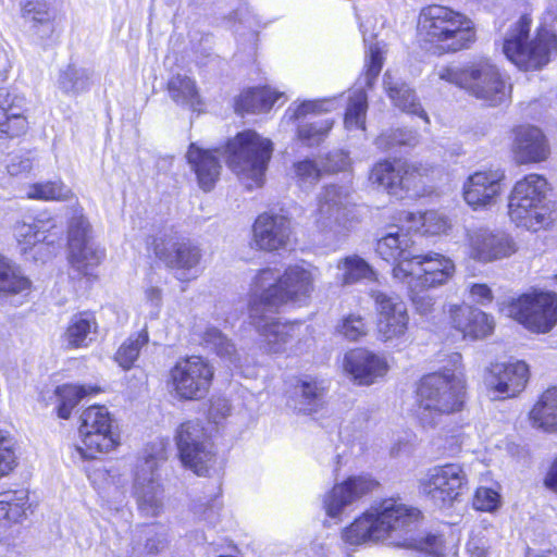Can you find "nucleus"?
I'll return each instance as SVG.
<instances>
[{"instance_id": "c9c22d12", "label": "nucleus", "mask_w": 557, "mask_h": 557, "mask_svg": "<svg viewBox=\"0 0 557 557\" xmlns=\"http://www.w3.org/2000/svg\"><path fill=\"white\" fill-rule=\"evenodd\" d=\"M166 90L174 102L187 106L194 112L205 111V101L194 78L182 74L172 75L166 82Z\"/></svg>"}, {"instance_id": "8fccbe9b", "label": "nucleus", "mask_w": 557, "mask_h": 557, "mask_svg": "<svg viewBox=\"0 0 557 557\" xmlns=\"http://www.w3.org/2000/svg\"><path fill=\"white\" fill-rule=\"evenodd\" d=\"M16 466L14 440L9 432L0 430V478L9 475Z\"/></svg>"}, {"instance_id": "680f3d73", "label": "nucleus", "mask_w": 557, "mask_h": 557, "mask_svg": "<svg viewBox=\"0 0 557 557\" xmlns=\"http://www.w3.org/2000/svg\"><path fill=\"white\" fill-rule=\"evenodd\" d=\"M225 334L216 326H208L200 335V344L205 347L212 348L218 342L223 339Z\"/></svg>"}, {"instance_id": "bf43d9fd", "label": "nucleus", "mask_w": 557, "mask_h": 557, "mask_svg": "<svg viewBox=\"0 0 557 557\" xmlns=\"http://www.w3.org/2000/svg\"><path fill=\"white\" fill-rule=\"evenodd\" d=\"M543 486L557 495V456L550 461L542 479Z\"/></svg>"}, {"instance_id": "338daca9", "label": "nucleus", "mask_w": 557, "mask_h": 557, "mask_svg": "<svg viewBox=\"0 0 557 557\" xmlns=\"http://www.w3.org/2000/svg\"><path fill=\"white\" fill-rule=\"evenodd\" d=\"M146 297L150 301H159L161 299V289L158 287H149L146 289Z\"/></svg>"}, {"instance_id": "393cba45", "label": "nucleus", "mask_w": 557, "mask_h": 557, "mask_svg": "<svg viewBox=\"0 0 557 557\" xmlns=\"http://www.w3.org/2000/svg\"><path fill=\"white\" fill-rule=\"evenodd\" d=\"M399 211H396L386 224V233L375 243V252L381 259L393 263V269L398 265L406 270L407 262L412 256L410 248L413 245L412 233L405 221L398 220Z\"/></svg>"}, {"instance_id": "473e14b6", "label": "nucleus", "mask_w": 557, "mask_h": 557, "mask_svg": "<svg viewBox=\"0 0 557 557\" xmlns=\"http://www.w3.org/2000/svg\"><path fill=\"white\" fill-rule=\"evenodd\" d=\"M528 419L532 428L545 433H557V387L543 391L531 407Z\"/></svg>"}, {"instance_id": "7ed1b4c3", "label": "nucleus", "mask_w": 557, "mask_h": 557, "mask_svg": "<svg viewBox=\"0 0 557 557\" xmlns=\"http://www.w3.org/2000/svg\"><path fill=\"white\" fill-rule=\"evenodd\" d=\"M423 520L422 510L400 495L383 496L343 529L342 539L348 545L385 541L408 533Z\"/></svg>"}, {"instance_id": "5fc2aeb1", "label": "nucleus", "mask_w": 557, "mask_h": 557, "mask_svg": "<svg viewBox=\"0 0 557 557\" xmlns=\"http://www.w3.org/2000/svg\"><path fill=\"white\" fill-rule=\"evenodd\" d=\"M384 55L381 48L376 45L370 47L369 55L366 62V76L368 81L375 79L383 67Z\"/></svg>"}, {"instance_id": "a19ab883", "label": "nucleus", "mask_w": 557, "mask_h": 557, "mask_svg": "<svg viewBox=\"0 0 557 557\" xmlns=\"http://www.w3.org/2000/svg\"><path fill=\"white\" fill-rule=\"evenodd\" d=\"M399 545L425 557H446V542L443 534L440 533L426 532L407 537Z\"/></svg>"}, {"instance_id": "cd10ccee", "label": "nucleus", "mask_w": 557, "mask_h": 557, "mask_svg": "<svg viewBox=\"0 0 557 557\" xmlns=\"http://www.w3.org/2000/svg\"><path fill=\"white\" fill-rule=\"evenodd\" d=\"M343 368L359 385H371L386 375L389 366L383 355L366 347H355L346 351Z\"/></svg>"}, {"instance_id": "412c9836", "label": "nucleus", "mask_w": 557, "mask_h": 557, "mask_svg": "<svg viewBox=\"0 0 557 557\" xmlns=\"http://www.w3.org/2000/svg\"><path fill=\"white\" fill-rule=\"evenodd\" d=\"M509 151L518 165L545 162L552 150L544 131L530 123L516 124L508 131Z\"/></svg>"}, {"instance_id": "0e129e2a", "label": "nucleus", "mask_w": 557, "mask_h": 557, "mask_svg": "<svg viewBox=\"0 0 557 557\" xmlns=\"http://www.w3.org/2000/svg\"><path fill=\"white\" fill-rule=\"evenodd\" d=\"M165 546V541L161 539H148L145 543V549L148 555L159 554Z\"/></svg>"}, {"instance_id": "864d4df0", "label": "nucleus", "mask_w": 557, "mask_h": 557, "mask_svg": "<svg viewBox=\"0 0 557 557\" xmlns=\"http://www.w3.org/2000/svg\"><path fill=\"white\" fill-rule=\"evenodd\" d=\"M233 107L239 115L260 113L256 87L243 90L235 98Z\"/></svg>"}, {"instance_id": "6ab92c4d", "label": "nucleus", "mask_w": 557, "mask_h": 557, "mask_svg": "<svg viewBox=\"0 0 557 557\" xmlns=\"http://www.w3.org/2000/svg\"><path fill=\"white\" fill-rule=\"evenodd\" d=\"M505 187L506 173L503 169H480L465 180L462 198L473 211L487 210L498 202Z\"/></svg>"}, {"instance_id": "9d476101", "label": "nucleus", "mask_w": 557, "mask_h": 557, "mask_svg": "<svg viewBox=\"0 0 557 557\" xmlns=\"http://www.w3.org/2000/svg\"><path fill=\"white\" fill-rule=\"evenodd\" d=\"M500 311L534 334H547L557 325V293L532 289L502 304Z\"/></svg>"}, {"instance_id": "c756f323", "label": "nucleus", "mask_w": 557, "mask_h": 557, "mask_svg": "<svg viewBox=\"0 0 557 557\" xmlns=\"http://www.w3.org/2000/svg\"><path fill=\"white\" fill-rule=\"evenodd\" d=\"M29 121L27 109L20 98L0 87V140H12L27 134Z\"/></svg>"}, {"instance_id": "79ce46f5", "label": "nucleus", "mask_w": 557, "mask_h": 557, "mask_svg": "<svg viewBox=\"0 0 557 557\" xmlns=\"http://www.w3.org/2000/svg\"><path fill=\"white\" fill-rule=\"evenodd\" d=\"M368 111V96L360 89L349 97L345 113L344 123L347 128L366 129V116Z\"/></svg>"}, {"instance_id": "4d7b16f0", "label": "nucleus", "mask_w": 557, "mask_h": 557, "mask_svg": "<svg viewBox=\"0 0 557 557\" xmlns=\"http://www.w3.org/2000/svg\"><path fill=\"white\" fill-rule=\"evenodd\" d=\"M469 296L480 305L491 304L494 299V294L491 287L485 283H473L468 287Z\"/></svg>"}, {"instance_id": "a18cd8bd", "label": "nucleus", "mask_w": 557, "mask_h": 557, "mask_svg": "<svg viewBox=\"0 0 557 557\" xmlns=\"http://www.w3.org/2000/svg\"><path fill=\"white\" fill-rule=\"evenodd\" d=\"M294 388L300 391V396L304 403L310 406V411H317L322 407V399L326 391L323 381L306 375L297 379Z\"/></svg>"}, {"instance_id": "49530a36", "label": "nucleus", "mask_w": 557, "mask_h": 557, "mask_svg": "<svg viewBox=\"0 0 557 557\" xmlns=\"http://www.w3.org/2000/svg\"><path fill=\"white\" fill-rule=\"evenodd\" d=\"M21 16L28 21L34 29L52 24L54 20L46 0H24L21 3Z\"/></svg>"}, {"instance_id": "13d9d810", "label": "nucleus", "mask_w": 557, "mask_h": 557, "mask_svg": "<svg viewBox=\"0 0 557 557\" xmlns=\"http://www.w3.org/2000/svg\"><path fill=\"white\" fill-rule=\"evenodd\" d=\"M411 294L410 300L414 307V310L420 314H429L433 311L434 308V299L430 296H420L417 294V289L419 287H414V283L409 284Z\"/></svg>"}, {"instance_id": "b1692460", "label": "nucleus", "mask_w": 557, "mask_h": 557, "mask_svg": "<svg viewBox=\"0 0 557 557\" xmlns=\"http://www.w3.org/2000/svg\"><path fill=\"white\" fill-rule=\"evenodd\" d=\"M381 483L369 474L349 475L335 483L324 495L323 507L329 517L335 518L344 508L374 493Z\"/></svg>"}, {"instance_id": "e2e57ef3", "label": "nucleus", "mask_w": 557, "mask_h": 557, "mask_svg": "<svg viewBox=\"0 0 557 557\" xmlns=\"http://www.w3.org/2000/svg\"><path fill=\"white\" fill-rule=\"evenodd\" d=\"M78 77L74 69H67L60 75V87L65 94L76 90Z\"/></svg>"}, {"instance_id": "f03ea898", "label": "nucleus", "mask_w": 557, "mask_h": 557, "mask_svg": "<svg viewBox=\"0 0 557 557\" xmlns=\"http://www.w3.org/2000/svg\"><path fill=\"white\" fill-rule=\"evenodd\" d=\"M448 368L423 374L414 389V417L422 429H433L443 416L459 414L468 405V379L462 355L454 351L445 360Z\"/></svg>"}, {"instance_id": "2f4dec72", "label": "nucleus", "mask_w": 557, "mask_h": 557, "mask_svg": "<svg viewBox=\"0 0 557 557\" xmlns=\"http://www.w3.org/2000/svg\"><path fill=\"white\" fill-rule=\"evenodd\" d=\"M98 331L99 323L96 313L91 310H83L70 318L62 332L61 339L69 350L84 349L89 347Z\"/></svg>"}, {"instance_id": "c03bdc74", "label": "nucleus", "mask_w": 557, "mask_h": 557, "mask_svg": "<svg viewBox=\"0 0 557 557\" xmlns=\"http://www.w3.org/2000/svg\"><path fill=\"white\" fill-rule=\"evenodd\" d=\"M335 332L347 341L357 342L368 335L369 324L360 313L349 312L338 320Z\"/></svg>"}, {"instance_id": "a211bd4d", "label": "nucleus", "mask_w": 557, "mask_h": 557, "mask_svg": "<svg viewBox=\"0 0 557 557\" xmlns=\"http://www.w3.org/2000/svg\"><path fill=\"white\" fill-rule=\"evenodd\" d=\"M529 379L530 368L522 360L493 361L483 371L485 389L500 400L519 396Z\"/></svg>"}, {"instance_id": "bb28decb", "label": "nucleus", "mask_w": 557, "mask_h": 557, "mask_svg": "<svg viewBox=\"0 0 557 557\" xmlns=\"http://www.w3.org/2000/svg\"><path fill=\"white\" fill-rule=\"evenodd\" d=\"M320 112V106L315 101L307 100L286 111L287 120L296 126V139L305 146H318L330 134L334 121L330 119L307 121Z\"/></svg>"}, {"instance_id": "37998d69", "label": "nucleus", "mask_w": 557, "mask_h": 557, "mask_svg": "<svg viewBox=\"0 0 557 557\" xmlns=\"http://www.w3.org/2000/svg\"><path fill=\"white\" fill-rule=\"evenodd\" d=\"M387 96L400 110L417 114L424 121H429L428 114L421 108L414 92L405 85H389L386 88Z\"/></svg>"}, {"instance_id": "dca6fc26", "label": "nucleus", "mask_w": 557, "mask_h": 557, "mask_svg": "<svg viewBox=\"0 0 557 557\" xmlns=\"http://www.w3.org/2000/svg\"><path fill=\"white\" fill-rule=\"evenodd\" d=\"M454 261L440 252L426 251L412 255L407 262L406 270L397 267L392 270L393 276L421 290L435 288L446 284L455 274Z\"/></svg>"}, {"instance_id": "6e6d98bb", "label": "nucleus", "mask_w": 557, "mask_h": 557, "mask_svg": "<svg viewBox=\"0 0 557 557\" xmlns=\"http://www.w3.org/2000/svg\"><path fill=\"white\" fill-rule=\"evenodd\" d=\"M256 90L260 113L270 111L281 97L280 92L268 86H257Z\"/></svg>"}, {"instance_id": "4be33fe9", "label": "nucleus", "mask_w": 557, "mask_h": 557, "mask_svg": "<svg viewBox=\"0 0 557 557\" xmlns=\"http://www.w3.org/2000/svg\"><path fill=\"white\" fill-rule=\"evenodd\" d=\"M376 312L375 330L380 341L398 342L404 339L410 326L407 305L397 295L376 292L373 295Z\"/></svg>"}, {"instance_id": "774afa93", "label": "nucleus", "mask_w": 557, "mask_h": 557, "mask_svg": "<svg viewBox=\"0 0 557 557\" xmlns=\"http://www.w3.org/2000/svg\"><path fill=\"white\" fill-rule=\"evenodd\" d=\"M152 507H153V509H152V515H153V516L158 515V513H159L160 505L154 504Z\"/></svg>"}, {"instance_id": "7c9ffc66", "label": "nucleus", "mask_w": 557, "mask_h": 557, "mask_svg": "<svg viewBox=\"0 0 557 557\" xmlns=\"http://www.w3.org/2000/svg\"><path fill=\"white\" fill-rule=\"evenodd\" d=\"M186 160L196 175L200 189L211 191L221 174V163L215 150L203 149L191 143L186 152Z\"/></svg>"}, {"instance_id": "3c124183", "label": "nucleus", "mask_w": 557, "mask_h": 557, "mask_svg": "<svg viewBox=\"0 0 557 557\" xmlns=\"http://www.w3.org/2000/svg\"><path fill=\"white\" fill-rule=\"evenodd\" d=\"M294 175L298 183H318L324 171L312 159L306 158L293 164Z\"/></svg>"}, {"instance_id": "f704fd0d", "label": "nucleus", "mask_w": 557, "mask_h": 557, "mask_svg": "<svg viewBox=\"0 0 557 557\" xmlns=\"http://www.w3.org/2000/svg\"><path fill=\"white\" fill-rule=\"evenodd\" d=\"M103 392L98 384H73L64 383L54 388V395L58 397L59 404L55 408L57 416L63 420H67L73 409L81 400L86 397L97 396Z\"/></svg>"}, {"instance_id": "f257e3e1", "label": "nucleus", "mask_w": 557, "mask_h": 557, "mask_svg": "<svg viewBox=\"0 0 557 557\" xmlns=\"http://www.w3.org/2000/svg\"><path fill=\"white\" fill-rule=\"evenodd\" d=\"M314 290L312 271L301 264H288L282 273L275 268H261L252 277L247 310L250 323L273 351L299 342L302 321L268 319V312H276L288 304L307 301Z\"/></svg>"}, {"instance_id": "aec40b11", "label": "nucleus", "mask_w": 557, "mask_h": 557, "mask_svg": "<svg viewBox=\"0 0 557 557\" xmlns=\"http://www.w3.org/2000/svg\"><path fill=\"white\" fill-rule=\"evenodd\" d=\"M355 207L347 188L336 184L324 185L317 198L314 225L320 232H327L334 226L345 227L352 220Z\"/></svg>"}, {"instance_id": "ea45409f", "label": "nucleus", "mask_w": 557, "mask_h": 557, "mask_svg": "<svg viewBox=\"0 0 557 557\" xmlns=\"http://www.w3.org/2000/svg\"><path fill=\"white\" fill-rule=\"evenodd\" d=\"M336 268L342 271L338 282L342 286L356 284L374 275L372 267L360 256L350 255L337 261Z\"/></svg>"}, {"instance_id": "de8ad7c7", "label": "nucleus", "mask_w": 557, "mask_h": 557, "mask_svg": "<svg viewBox=\"0 0 557 557\" xmlns=\"http://www.w3.org/2000/svg\"><path fill=\"white\" fill-rule=\"evenodd\" d=\"M27 499L16 494H5L0 499V522L12 524L21 522L26 517Z\"/></svg>"}, {"instance_id": "1a4fd4ad", "label": "nucleus", "mask_w": 557, "mask_h": 557, "mask_svg": "<svg viewBox=\"0 0 557 557\" xmlns=\"http://www.w3.org/2000/svg\"><path fill=\"white\" fill-rule=\"evenodd\" d=\"M434 166L412 163L401 158H383L375 161L369 170L368 182L377 189L392 196L408 195L420 197L426 191Z\"/></svg>"}, {"instance_id": "58836bf2", "label": "nucleus", "mask_w": 557, "mask_h": 557, "mask_svg": "<svg viewBox=\"0 0 557 557\" xmlns=\"http://www.w3.org/2000/svg\"><path fill=\"white\" fill-rule=\"evenodd\" d=\"M40 233V248L34 253L35 259H45L55 256L63 242V231L52 219L38 220Z\"/></svg>"}, {"instance_id": "20e7f679", "label": "nucleus", "mask_w": 557, "mask_h": 557, "mask_svg": "<svg viewBox=\"0 0 557 557\" xmlns=\"http://www.w3.org/2000/svg\"><path fill=\"white\" fill-rule=\"evenodd\" d=\"M417 37L436 57L470 50L478 42V27L465 12L450 5L430 3L417 16Z\"/></svg>"}, {"instance_id": "423d86ee", "label": "nucleus", "mask_w": 557, "mask_h": 557, "mask_svg": "<svg viewBox=\"0 0 557 557\" xmlns=\"http://www.w3.org/2000/svg\"><path fill=\"white\" fill-rule=\"evenodd\" d=\"M437 77L482 101L487 107H498L511 101L510 77L487 55H478L456 67L444 65Z\"/></svg>"}, {"instance_id": "f8f14e48", "label": "nucleus", "mask_w": 557, "mask_h": 557, "mask_svg": "<svg viewBox=\"0 0 557 557\" xmlns=\"http://www.w3.org/2000/svg\"><path fill=\"white\" fill-rule=\"evenodd\" d=\"M77 432L81 444L76 449L84 460H94L120 445L113 414L104 405L94 404L83 409L78 417Z\"/></svg>"}, {"instance_id": "6e6552de", "label": "nucleus", "mask_w": 557, "mask_h": 557, "mask_svg": "<svg viewBox=\"0 0 557 557\" xmlns=\"http://www.w3.org/2000/svg\"><path fill=\"white\" fill-rule=\"evenodd\" d=\"M222 149L226 165L236 175L253 181L257 187L262 185L274 151L270 138L247 128L227 138Z\"/></svg>"}, {"instance_id": "39448f33", "label": "nucleus", "mask_w": 557, "mask_h": 557, "mask_svg": "<svg viewBox=\"0 0 557 557\" xmlns=\"http://www.w3.org/2000/svg\"><path fill=\"white\" fill-rule=\"evenodd\" d=\"M26 199L44 202H69L75 200L76 206L67 221L66 246L69 263L83 275L98 267L104 258V251L90 244L91 225L84 214L74 191L63 180L35 182L27 186Z\"/></svg>"}, {"instance_id": "4468645a", "label": "nucleus", "mask_w": 557, "mask_h": 557, "mask_svg": "<svg viewBox=\"0 0 557 557\" xmlns=\"http://www.w3.org/2000/svg\"><path fill=\"white\" fill-rule=\"evenodd\" d=\"M420 492L442 507H453L469 491V478L461 463L446 462L430 468L419 482Z\"/></svg>"}, {"instance_id": "a878e982", "label": "nucleus", "mask_w": 557, "mask_h": 557, "mask_svg": "<svg viewBox=\"0 0 557 557\" xmlns=\"http://www.w3.org/2000/svg\"><path fill=\"white\" fill-rule=\"evenodd\" d=\"M447 329L451 336L476 341L491 335L494 320L484 311L469 305H453L448 310Z\"/></svg>"}, {"instance_id": "c85d7f7f", "label": "nucleus", "mask_w": 557, "mask_h": 557, "mask_svg": "<svg viewBox=\"0 0 557 557\" xmlns=\"http://www.w3.org/2000/svg\"><path fill=\"white\" fill-rule=\"evenodd\" d=\"M517 250L512 238L505 233L479 228L468 235L469 257L479 262L508 258Z\"/></svg>"}, {"instance_id": "72a5a7b5", "label": "nucleus", "mask_w": 557, "mask_h": 557, "mask_svg": "<svg viewBox=\"0 0 557 557\" xmlns=\"http://www.w3.org/2000/svg\"><path fill=\"white\" fill-rule=\"evenodd\" d=\"M398 220L405 221L412 234L422 236H441L450 228L448 219L434 210L424 212L399 210Z\"/></svg>"}, {"instance_id": "ddd939ff", "label": "nucleus", "mask_w": 557, "mask_h": 557, "mask_svg": "<svg viewBox=\"0 0 557 557\" xmlns=\"http://www.w3.org/2000/svg\"><path fill=\"white\" fill-rule=\"evenodd\" d=\"M174 441L182 466L198 476H208L216 463L218 453L205 424L199 420L182 422Z\"/></svg>"}, {"instance_id": "9b49d317", "label": "nucleus", "mask_w": 557, "mask_h": 557, "mask_svg": "<svg viewBox=\"0 0 557 557\" xmlns=\"http://www.w3.org/2000/svg\"><path fill=\"white\" fill-rule=\"evenodd\" d=\"M215 380L213 364L201 355L180 357L169 370L166 384L181 401H198L208 396Z\"/></svg>"}, {"instance_id": "e433bc0d", "label": "nucleus", "mask_w": 557, "mask_h": 557, "mask_svg": "<svg viewBox=\"0 0 557 557\" xmlns=\"http://www.w3.org/2000/svg\"><path fill=\"white\" fill-rule=\"evenodd\" d=\"M149 343V332L147 327L131 334L115 350L113 360L124 371L135 367L141 349Z\"/></svg>"}, {"instance_id": "0eeeda50", "label": "nucleus", "mask_w": 557, "mask_h": 557, "mask_svg": "<svg viewBox=\"0 0 557 557\" xmlns=\"http://www.w3.org/2000/svg\"><path fill=\"white\" fill-rule=\"evenodd\" d=\"M532 14L523 12L509 25L502 41L505 58L522 72L541 71L557 55V34L540 25L532 35Z\"/></svg>"}, {"instance_id": "69168bd1", "label": "nucleus", "mask_w": 557, "mask_h": 557, "mask_svg": "<svg viewBox=\"0 0 557 557\" xmlns=\"http://www.w3.org/2000/svg\"><path fill=\"white\" fill-rule=\"evenodd\" d=\"M467 547L471 557H487L488 555L487 548L479 545L475 542H469Z\"/></svg>"}, {"instance_id": "f3484780", "label": "nucleus", "mask_w": 557, "mask_h": 557, "mask_svg": "<svg viewBox=\"0 0 557 557\" xmlns=\"http://www.w3.org/2000/svg\"><path fill=\"white\" fill-rule=\"evenodd\" d=\"M146 246L149 255L165 268L183 273L196 269L202 259L199 245L180 232H172L162 236H149Z\"/></svg>"}, {"instance_id": "2eb2a0df", "label": "nucleus", "mask_w": 557, "mask_h": 557, "mask_svg": "<svg viewBox=\"0 0 557 557\" xmlns=\"http://www.w3.org/2000/svg\"><path fill=\"white\" fill-rule=\"evenodd\" d=\"M547 185L545 176L537 173H529L515 183L508 201V214L515 223L527 228L543 224L545 218L540 209Z\"/></svg>"}, {"instance_id": "052dcab7", "label": "nucleus", "mask_w": 557, "mask_h": 557, "mask_svg": "<svg viewBox=\"0 0 557 557\" xmlns=\"http://www.w3.org/2000/svg\"><path fill=\"white\" fill-rule=\"evenodd\" d=\"M211 349L222 359H232L236 355V347L226 335H224L223 339L218 342Z\"/></svg>"}, {"instance_id": "603ef678", "label": "nucleus", "mask_w": 557, "mask_h": 557, "mask_svg": "<svg viewBox=\"0 0 557 557\" xmlns=\"http://www.w3.org/2000/svg\"><path fill=\"white\" fill-rule=\"evenodd\" d=\"M500 504V495L492 487L479 486L472 498V506L479 511L491 512Z\"/></svg>"}, {"instance_id": "09e8293b", "label": "nucleus", "mask_w": 557, "mask_h": 557, "mask_svg": "<svg viewBox=\"0 0 557 557\" xmlns=\"http://www.w3.org/2000/svg\"><path fill=\"white\" fill-rule=\"evenodd\" d=\"M14 237L23 253L40 248V233L38 221L34 224L17 222L13 227Z\"/></svg>"}, {"instance_id": "4c0bfd02", "label": "nucleus", "mask_w": 557, "mask_h": 557, "mask_svg": "<svg viewBox=\"0 0 557 557\" xmlns=\"http://www.w3.org/2000/svg\"><path fill=\"white\" fill-rule=\"evenodd\" d=\"M30 287V280L22 274L20 267L0 256V295H17Z\"/></svg>"}, {"instance_id": "5701e85b", "label": "nucleus", "mask_w": 557, "mask_h": 557, "mask_svg": "<svg viewBox=\"0 0 557 557\" xmlns=\"http://www.w3.org/2000/svg\"><path fill=\"white\" fill-rule=\"evenodd\" d=\"M293 227L290 219L284 214L262 212L251 226V243L256 249L277 252L287 248Z\"/></svg>"}]
</instances>
